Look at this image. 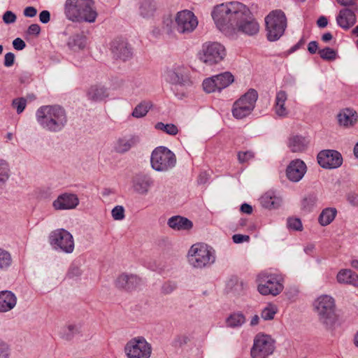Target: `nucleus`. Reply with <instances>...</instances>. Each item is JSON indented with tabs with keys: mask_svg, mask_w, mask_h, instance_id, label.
Wrapping results in <instances>:
<instances>
[{
	"mask_svg": "<svg viewBox=\"0 0 358 358\" xmlns=\"http://www.w3.org/2000/svg\"><path fill=\"white\" fill-rule=\"evenodd\" d=\"M211 16L217 28L228 37L235 38L238 33L254 36L259 31V24L249 8L238 1L214 6Z\"/></svg>",
	"mask_w": 358,
	"mask_h": 358,
	"instance_id": "f257e3e1",
	"label": "nucleus"
},
{
	"mask_svg": "<svg viewBox=\"0 0 358 358\" xmlns=\"http://www.w3.org/2000/svg\"><path fill=\"white\" fill-rule=\"evenodd\" d=\"M36 119L43 129L55 133L62 131L67 123L66 111L59 105L41 106L36 112Z\"/></svg>",
	"mask_w": 358,
	"mask_h": 358,
	"instance_id": "f03ea898",
	"label": "nucleus"
},
{
	"mask_svg": "<svg viewBox=\"0 0 358 358\" xmlns=\"http://www.w3.org/2000/svg\"><path fill=\"white\" fill-rule=\"evenodd\" d=\"M93 0H66L65 15L71 21L94 22L97 17Z\"/></svg>",
	"mask_w": 358,
	"mask_h": 358,
	"instance_id": "7ed1b4c3",
	"label": "nucleus"
},
{
	"mask_svg": "<svg viewBox=\"0 0 358 358\" xmlns=\"http://www.w3.org/2000/svg\"><path fill=\"white\" fill-rule=\"evenodd\" d=\"M187 258L189 264L194 268L208 267L215 261V250L204 243L194 244L188 251Z\"/></svg>",
	"mask_w": 358,
	"mask_h": 358,
	"instance_id": "20e7f679",
	"label": "nucleus"
},
{
	"mask_svg": "<svg viewBox=\"0 0 358 358\" xmlns=\"http://www.w3.org/2000/svg\"><path fill=\"white\" fill-rule=\"evenodd\" d=\"M314 308L320 322L326 327H331L337 319L334 298L322 295L315 301Z\"/></svg>",
	"mask_w": 358,
	"mask_h": 358,
	"instance_id": "39448f33",
	"label": "nucleus"
},
{
	"mask_svg": "<svg viewBox=\"0 0 358 358\" xmlns=\"http://www.w3.org/2000/svg\"><path fill=\"white\" fill-rule=\"evenodd\" d=\"M166 80L173 85L171 89L179 99L184 97L186 95L185 90L192 85V82L182 66L168 69L166 71Z\"/></svg>",
	"mask_w": 358,
	"mask_h": 358,
	"instance_id": "423d86ee",
	"label": "nucleus"
},
{
	"mask_svg": "<svg viewBox=\"0 0 358 358\" xmlns=\"http://www.w3.org/2000/svg\"><path fill=\"white\" fill-rule=\"evenodd\" d=\"M267 38L270 41L278 40L284 34L287 27V18L284 12L275 10L265 17Z\"/></svg>",
	"mask_w": 358,
	"mask_h": 358,
	"instance_id": "0eeeda50",
	"label": "nucleus"
},
{
	"mask_svg": "<svg viewBox=\"0 0 358 358\" xmlns=\"http://www.w3.org/2000/svg\"><path fill=\"white\" fill-rule=\"evenodd\" d=\"M150 164L155 171L166 172L176 166V157L169 148L159 146L152 151L150 157Z\"/></svg>",
	"mask_w": 358,
	"mask_h": 358,
	"instance_id": "6e6552de",
	"label": "nucleus"
},
{
	"mask_svg": "<svg viewBox=\"0 0 358 358\" xmlns=\"http://www.w3.org/2000/svg\"><path fill=\"white\" fill-rule=\"evenodd\" d=\"M258 282L257 290L262 295L275 296L284 289L283 278L278 274L262 273L258 276Z\"/></svg>",
	"mask_w": 358,
	"mask_h": 358,
	"instance_id": "1a4fd4ad",
	"label": "nucleus"
},
{
	"mask_svg": "<svg viewBox=\"0 0 358 358\" xmlns=\"http://www.w3.org/2000/svg\"><path fill=\"white\" fill-rule=\"evenodd\" d=\"M257 98V92L254 89L249 90L234 103L233 116L236 119H243L249 115L255 108Z\"/></svg>",
	"mask_w": 358,
	"mask_h": 358,
	"instance_id": "9d476101",
	"label": "nucleus"
},
{
	"mask_svg": "<svg viewBox=\"0 0 358 358\" xmlns=\"http://www.w3.org/2000/svg\"><path fill=\"white\" fill-rule=\"evenodd\" d=\"M49 242L55 250L71 254L74 250V239L72 234L64 229L52 231L49 236Z\"/></svg>",
	"mask_w": 358,
	"mask_h": 358,
	"instance_id": "9b49d317",
	"label": "nucleus"
},
{
	"mask_svg": "<svg viewBox=\"0 0 358 358\" xmlns=\"http://www.w3.org/2000/svg\"><path fill=\"white\" fill-rule=\"evenodd\" d=\"M124 352L127 358H150L152 347L144 337L136 336L126 343Z\"/></svg>",
	"mask_w": 358,
	"mask_h": 358,
	"instance_id": "f8f14e48",
	"label": "nucleus"
},
{
	"mask_svg": "<svg viewBox=\"0 0 358 358\" xmlns=\"http://www.w3.org/2000/svg\"><path fill=\"white\" fill-rule=\"evenodd\" d=\"M226 56L225 48L218 42H206L202 46L199 59L207 65L222 62Z\"/></svg>",
	"mask_w": 358,
	"mask_h": 358,
	"instance_id": "ddd939ff",
	"label": "nucleus"
},
{
	"mask_svg": "<svg viewBox=\"0 0 358 358\" xmlns=\"http://www.w3.org/2000/svg\"><path fill=\"white\" fill-rule=\"evenodd\" d=\"M274 350V340L267 334H258L254 338L250 355L252 358H266L273 354Z\"/></svg>",
	"mask_w": 358,
	"mask_h": 358,
	"instance_id": "4468645a",
	"label": "nucleus"
},
{
	"mask_svg": "<svg viewBox=\"0 0 358 358\" xmlns=\"http://www.w3.org/2000/svg\"><path fill=\"white\" fill-rule=\"evenodd\" d=\"M234 81V77L232 73L225 71L204 79L202 86L206 92L213 93L217 91L220 92L229 86Z\"/></svg>",
	"mask_w": 358,
	"mask_h": 358,
	"instance_id": "2eb2a0df",
	"label": "nucleus"
},
{
	"mask_svg": "<svg viewBox=\"0 0 358 358\" xmlns=\"http://www.w3.org/2000/svg\"><path fill=\"white\" fill-rule=\"evenodd\" d=\"M176 29L182 34L192 33L198 26V20L193 12L183 10L177 13L176 17Z\"/></svg>",
	"mask_w": 358,
	"mask_h": 358,
	"instance_id": "dca6fc26",
	"label": "nucleus"
},
{
	"mask_svg": "<svg viewBox=\"0 0 358 358\" xmlns=\"http://www.w3.org/2000/svg\"><path fill=\"white\" fill-rule=\"evenodd\" d=\"M318 164L324 169H336L343 163V157L340 152L334 150L320 151L317 157Z\"/></svg>",
	"mask_w": 358,
	"mask_h": 358,
	"instance_id": "f3484780",
	"label": "nucleus"
},
{
	"mask_svg": "<svg viewBox=\"0 0 358 358\" xmlns=\"http://www.w3.org/2000/svg\"><path fill=\"white\" fill-rule=\"evenodd\" d=\"M110 50L114 57L124 62L130 59L133 55L131 45L123 38H115L110 43Z\"/></svg>",
	"mask_w": 358,
	"mask_h": 358,
	"instance_id": "a211bd4d",
	"label": "nucleus"
},
{
	"mask_svg": "<svg viewBox=\"0 0 358 358\" xmlns=\"http://www.w3.org/2000/svg\"><path fill=\"white\" fill-rule=\"evenodd\" d=\"M79 204V199L76 194L65 192L59 194L52 202V207L56 210L75 209Z\"/></svg>",
	"mask_w": 358,
	"mask_h": 358,
	"instance_id": "6ab92c4d",
	"label": "nucleus"
},
{
	"mask_svg": "<svg viewBox=\"0 0 358 358\" xmlns=\"http://www.w3.org/2000/svg\"><path fill=\"white\" fill-rule=\"evenodd\" d=\"M153 185V179L147 174H137L133 177L131 180L134 192L142 196L147 195Z\"/></svg>",
	"mask_w": 358,
	"mask_h": 358,
	"instance_id": "aec40b11",
	"label": "nucleus"
},
{
	"mask_svg": "<svg viewBox=\"0 0 358 358\" xmlns=\"http://www.w3.org/2000/svg\"><path fill=\"white\" fill-rule=\"evenodd\" d=\"M306 170V165L302 160H293L289 163L287 168V177L289 180L297 182L303 178Z\"/></svg>",
	"mask_w": 358,
	"mask_h": 358,
	"instance_id": "412c9836",
	"label": "nucleus"
},
{
	"mask_svg": "<svg viewBox=\"0 0 358 358\" xmlns=\"http://www.w3.org/2000/svg\"><path fill=\"white\" fill-rule=\"evenodd\" d=\"M287 100V94L285 91L280 90L276 92L273 110L278 117H287L289 113L288 108L285 106Z\"/></svg>",
	"mask_w": 358,
	"mask_h": 358,
	"instance_id": "4be33fe9",
	"label": "nucleus"
},
{
	"mask_svg": "<svg viewBox=\"0 0 358 358\" xmlns=\"http://www.w3.org/2000/svg\"><path fill=\"white\" fill-rule=\"evenodd\" d=\"M357 10L355 7L353 10L344 8L339 11L336 17V22L339 27L344 29H348L356 22V15L355 12Z\"/></svg>",
	"mask_w": 358,
	"mask_h": 358,
	"instance_id": "5701e85b",
	"label": "nucleus"
},
{
	"mask_svg": "<svg viewBox=\"0 0 358 358\" xmlns=\"http://www.w3.org/2000/svg\"><path fill=\"white\" fill-rule=\"evenodd\" d=\"M140 278L136 275L121 274L115 280V285L119 289L131 291L140 284Z\"/></svg>",
	"mask_w": 358,
	"mask_h": 358,
	"instance_id": "b1692460",
	"label": "nucleus"
},
{
	"mask_svg": "<svg viewBox=\"0 0 358 358\" xmlns=\"http://www.w3.org/2000/svg\"><path fill=\"white\" fill-rule=\"evenodd\" d=\"M17 298L10 291L0 292V313L12 310L16 305Z\"/></svg>",
	"mask_w": 358,
	"mask_h": 358,
	"instance_id": "393cba45",
	"label": "nucleus"
},
{
	"mask_svg": "<svg viewBox=\"0 0 358 358\" xmlns=\"http://www.w3.org/2000/svg\"><path fill=\"white\" fill-rule=\"evenodd\" d=\"M87 96L89 100L98 102L108 97L109 92L106 87L101 85H94L88 89Z\"/></svg>",
	"mask_w": 358,
	"mask_h": 358,
	"instance_id": "a878e982",
	"label": "nucleus"
},
{
	"mask_svg": "<svg viewBox=\"0 0 358 358\" xmlns=\"http://www.w3.org/2000/svg\"><path fill=\"white\" fill-rule=\"evenodd\" d=\"M260 203L264 208L276 209L281 205L282 199L277 196L274 192L268 191L262 196Z\"/></svg>",
	"mask_w": 358,
	"mask_h": 358,
	"instance_id": "bb28decb",
	"label": "nucleus"
},
{
	"mask_svg": "<svg viewBox=\"0 0 358 358\" xmlns=\"http://www.w3.org/2000/svg\"><path fill=\"white\" fill-rule=\"evenodd\" d=\"M167 224L174 230H189L192 228L193 224L192 221L186 217L176 215L168 220Z\"/></svg>",
	"mask_w": 358,
	"mask_h": 358,
	"instance_id": "cd10ccee",
	"label": "nucleus"
},
{
	"mask_svg": "<svg viewBox=\"0 0 358 358\" xmlns=\"http://www.w3.org/2000/svg\"><path fill=\"white\" fill-rule=\"evenodd\" d=\"M137 143L135 137H124L119 138L114 146L115 150L118 153H124L129 151Z\"/></svg>",
	"mask_w": 358,
	"mask_h": 358,
	"instance_id": "c85d7f7f",
	"label": "nucleus"
},
{
	"mask_svg": "<svg viewBox=\"0 0 358 358\" xmlns=\"http://www.w3.org/2000/svg\"><path fill=\"white\" fill-rule=\"evenodd\" d=\"M338 121L341 125L352 126L357 121L356 112L352 109L345 108L338 115Z\"/></svg>",
	"mask_w": 358,
	"mask_h": 358,
	"instance_id": "c756f323",
	"label": "nucleus"
},
{
	"mask_svg": "<svg viewBox=\"0 0 358 358\" xmlns=\"http://www.w3.org/2000/svg\"><path fill=\"white\" fill-rule=\"evenodd\" d=\"M337 280L339 283L350 284L357 285L358 284V275L350 269H342L337 274Z\"/></svg>",
	"mask_w": 358,
	"mask_h": 358,
	"instance_id": "7c9ffc66",
	"label": "nucleus"
},
{
	"mask_svg": "<svg viewBox=\"0 0 358 358\" xmlns=\"http://www.w3.org/2000/svg\"><path fill=\"white\" fill-rule=\"evenodd\" d=\"M308 145L306 139L301 136H293L289 138L288 146L293 152L303 151Z\"/></svg>",
	"mask_w": 358,
	"mask_h": 358,
	"instance_id": "2f4dec72",
	"label": "nucleus"
},
{
	"mask_svg": "<svg viewBox=\"0 0 358 358\" xmlns=\"http://www.w3.org/2000/svg\"><path fill=\"white\" fill-rule=\"evenodd\" d=\"M67 44L73 50H83L87 44V37L83 34H75L69 38Z\"/></svg>",
	"mask_w": 358,
	"mask_h": 358,
	"instance_id": "473e14b6",
	"label": "nucleus"
},
{
	"mask_svg": "<svg viewBox=\"0 0 358 358\" xmlns=\"http://www.w3.org/2000/svg\"><path fill=\"white\" fill-rule=\"evenodd\" d=\"M156 10V3L155 0H141L139 12L143 17H150L154 15Z\"/></svg>",
	"mask_w": 358,
	"mask_h": 358,
	"instance_id": "72a5a7b5",
	"label": "nucleus"
},
{
	"mask_svg": "<svg viewBox=\"0 0 358 358\" xmlns=\"http://www.w3.org/2000/svg\"><path fill=\"white\" fill-rule=\"evenodd\" d=\"M337 210L334 208L324 209L318 217V222L322 226L329 224L335 218Z\"/></svg>",
	"mask_w": 358,
	"mask_h": 358,
	"instance_id": "f704fd0d",
	"label": "nucleus"
},
{
	"mask_svg": "<svg viewBox=\"0 0 358 358\" xmlns=\"http://www.w3.org/2000/svg\"><path fill=\"white\" fill-rule=\"evenodd\" d=\"M245 322V317L241 313H234L226 320L227 326L236 328L242 326Z\"/></svg>",
	"mask_w": 358,
	"mask_h": 358,
	"instance_id": "c9c22d12",
	"label": "nucleus"
},
{
	"mask_svg": "<svg viewBox=\"0 0 358 358\" xmlns=\"http://www.w3.org/2000/svg\"><path fill=\"white\" fill-rule=\"evenodd\" d=\"M13 259L10 253L0 248V271H7L12 265Z\"/></svg>",
	"mask_w": 358,
	"mask_h": 358,
	"instance_id": "e433bc0d",
	"label": "nucleus"
},
{
	"mask_svg": "<svg viewBox=\"0 0 358 358\" xmlns=\"http://www.w3.org/2000/svg\"><path fill=\"white\" fill-rule=\"evenodd\" d=\"M152 104L148 101H142L138 104L131 113V115L136 118H141L145 117L151 108Z\"/></svg>",
	"mask_w": 358,
	"mask_h": 358,
	"instance_id": "4c0bfd02",
	"label": "nucleus"
},
{
	"mask_svg": "<svg viewBox=\"0 0 358 358\" xmlns=\"http://www.w3.org/2000/svg\"><path fill=\"white\" fill-rule=\"evenodd\" d=\"M155 129L162 130L167 134L175 136L178 134V127L173 124H164L163 122H157L155 124Z\"/></svg>",
	"mask_w": 358,
	"mask_h": 358,
	"instance_id": "58836bf2",
	"label": "nucleus"
},
{
	"mask_svg": "<svg viewBox=\"0 0 358 358\" xmlns=\"http://www.w3.org/2000/svg\"><path fill=\"white\" fill-rule=\"evenodd\" d=\"M318 54L322 59L327 61L335 60L337 57L336 51L329 47L319 50Z\"/></svg>",
	"mask_w": 358,
	"mask_h": 358,
	"instance_id": "ea45409f",
	"label": "nucleus"
},
{
	"mask_svg": "<svg viewBox=\"0 0 358 358\" xmlns=\"http://www.w3.org/2000/svg\"><path fill=\"white\" fill-rule=\"evenodd\" d=\"M227 286L231 292L239 294L243 289L244 284L238 278H232L227 282Z\"/></svg>",
	"mask_w": 358,
	"mask_h": 358,
	"instance_id": "a19ab883",
	"label": "nucleus"
},
{
	"mask_svg": "<svg viewBox=\"0 0 358 358\" xmlns=\"http://www.w3.org/2000/svg\"><path fill=\"white\" fill-rule=\"evenodd\" d=\"M9 166L6 161L0 159V184L5 183L9 178Z\"/></svg>",
	"mask_w": 358,
	"mask_h": 358,
	"instance_id": "79ce46f5",
	"label": "nucleus"
},
{
	"mask_svg": "<svg viewBox=\"0 0 358 358\" xmlns=\"http://www.w3.org/2000/svg\"><path fill=\"white\" fill-rule=\"evenodd\" d=\"M278 308L276 306L273 304H268L266 308L263 309L261 313V317L264 320H273L275 315L276 314Z\"/></svg>",
	"mask_w": 358,
	"mask_h": 358,
	"instance_id": "37998d69",
	"label": "nucleus"
},
{
	"mask_svg": "<svg viewBox=\"0 0 358 358\" xmlns=\"http://www.w3.org/2000/svg\"><path fill=\"white\" fill-rule=\"evenodd\" d=\"M78 333H79V327L76 324H69L63 329V337L66 340H70Z\"/></svg>",
	"mask_w": 358,
	"mask_h": 358,
	"instance_id": "c03bdc74",
	"label": "nucleus"
},
{
	"mask_svg": "<svg viewBox=\"0 0 358 358\" xmlns=\"http://www.w3.org/2000/svg\"><path fill=\"white\" fill-rule=\"evenodd\" d=\"M163 29L168 34H171L176 29V20L173 21L171 17H166L163 20Z\"/></svg>",
	"mask_w": 358,
	"mask_h": 358,
	"instance_id": "a18cd8bd",
	"label": "nucleus"
},
{
	"mask_svg": "<svg viewBox=\"0 0 358 358\" xmlns=\"http://www.w3.org/2000/svg\"><path fill=\"white\" fill-rule=\"evenodd\" d=\"M12 106L16 109L17 113L20 114L24 111L27 106V100L24 98L15 99L13 100Z\"/></svg>",
	"mask_w": 358,
	"mask_h": 358,
	"instance_id": "49530a36",
	"label": "nucleus"
},
{
	"mask_svg": "<svg viewBox=\"0 0 358 358\" xmlns=\"http://www.w3.org/2000/svg\"><path fill=\"white\" fill-rule=\"evenodd\" d=\"M316 203V198L313 196H309L308 197H306L302 201V208L303 210L306 211H310L313 208Z\"/></svg>",
	"mask_w": 358,
	"mask_h": 358,
	"instance_id": "de8ad7c7",
	"label": "nucleus"
},
{
	"mask_svg": "<svg viewBox=\"0 0 358 358\" xmlns=\"http://www.w3.org/2000/svg\"><path fill=\"white\" fill-rule=\"evenodd\" d=\"M111 215L115 220H124L125 217L124 207L122 206H115L111 211Z\"/></svg>",
	"mask_w": 358,
	"mask_h": 358,
	"instance_id": "09e8293b",
	"label": "nucleus"
},
{
	"mask_svg": "<svg viewBox=\"0 0 358 358\" xmlns=\"http://www.w3.org/2000/svg\"><path fill=\"white\" fill-rule=\"evenodd\" d=\"M11 348L10 345L0 340V358H10Z\"/></svg>",
	"mask_w": 358,
	"mask_h": 358,
	"instance_id": "8fccbe9b",
	"label": "nucleus"
},
{
	"mask_svg": "<svg viewBox=\"0 0 358 358\" xmlns=\"http://www.w3.org/2000/svg\"><path fill=\"white\" fill-rule=\"evenodd\" d=\"M287 227L296 231H301L302 230V223L299 218H288L287 219Z\"/></svg>",
	"mask_w": 358,
	"mask_h": 358,
	"instance_id": "3c124183",
	"label": "nucleus"
},
{
	"mask_svg": "<svg viewBox=\"0 0 358 358\" xmlns=\"http://www.w3.org/2000/svg\"><path fill=\"white\" fill-rule=\"evenodd\" d=\"M177 287V284L174 282L168 281L162 286V292L165 294L172 293Z\"/></svg>",
	"mask_w": 358,
	"mask_h": 358,
	"instance_id": "603ef678",
	"label": "nucleus"
},
{
	"mask_svg": "<svg viewBox=\"0 0 358 358\" xmlns=\"http://www.w3.org/2000/svg\"><path fill=\"white\" fill-rule=\"evenodd\" d=\"M254 157V153L251 151L239 152L238 153V159L240 163L248 162Z\"/></svg>",
	"mask_w": 358,
	"mask_h": 358,
	"instance_id": "864d4df0",
	"label": "nucleus"
},
{
	"mask_svg": "<svg viewBox=\"0 0 358 358\" xmlns=\"http://www.w3.org/2000/svg\"><path fill=\"white\" fill-rule=\"evenodd\" d=\"M2 19L4 23L12 24L16 21L17 16L13 12L7 10L3 13Z\"/></svg>",
	"mask_w": 358,
	"mask_h": 358,
	"instance_id": "5fc2aeb1",
	"label": "nucleus"
},
{
	"mask_svg": "<svg viewBox=\"0 0 358 358\" xmlns=\"http://www.w3.org/2000/svg\"><path fill=\"white\" fill-rule=\"evenodd\" d=\"M250 236L248 235H243V234H234L232 236V240L234 243L239 244L244 242H249L250 241Z\"/></svg>",
	"mask_w": 358,
	"mask_h": 358,
	"instance_id": "6e6d98bb",
	"label": "nucleus"
},
{
	"mask_svg": "<svg viewBox=\"0 0 358 358\" xmlns=\"http://www.w3.org/2000/svg\"><path fill=\"white\" fill-rule=\"evenodd\" d=\"M40 32L41 27L38 24H31L27 31V34L32 36H38Z\"/></svg>",
	"mask_w": 358,
	"mask_h": 358,
	"instance_id": "4d7b16f0",
	"label": "nucleus"
},
{
	"mask_svg": "<svg viewBox=\"0 0 358 358\" xmlns=\"http://www.w3.org/2000/svg\"><path fill=\"white\" fill-rule=\"evenodd\" d=\"M15 62V55L13 52H8L4 56L3 64L6 67H10Z\"/></svg>",
	"mask_w": 358,
	"mask_h": 358,
	"instance_id": "13d9d810",
	"label": "nucleus"
},
{
	"mask_svg": "<svg viewBox=\"0 0 358 358\" xmlns=\"http://www.w3.org/2000/svg\"><path fill=\"white\" fill-rule=\"evenodd\" d=\"M81 274L82 271L80 268L76 266H73L69 268L67 275L70 278H73L80 276Z\"/></svg>",
	"mask_w": 358,
	"mask_h": 358,
	"instance_id": "bf43d9fd",
	"label": "nucleus"
},
{
	"mask_svg": "<svg viewBox=\"0 0 358 358\" xmlns=\"http://www.w3.org/2000/svg\"><path fill=\"white\" fill-rule=\"evenodd\" d=\"M13 46L17 50H22L26 47V44L22 39L17 38L13 40Z\"/></svg>",
	"mask_w": 358,
	"mask_h": 358,
	"instance_id": "052dcab7",
	"label": "nucleus"
},
{
	"mask_svg": "<svg viewBox=\"0 0 358 358\" xmlns=\"http://www.w3.org/2000/svg\"><path fill=\"white\" fill-rule=\"evenodd\" d=\"M23 14L27 17H34L37 14V10L33 6H28L24 9Z\"/></svg>",
	"mask_w": 358,
	"mask_h": 358,
	"instance_id": "680f3d73",
	"label": "nucleus"
},
{
	"mask_svg": "<svg viewBox=\"0 0 358 358\" xmlns=\"http://www.w3.org/2000/svg\"><path fill=\"white\" fill-rule=\"evenodd\" d=\"M39 20L43 23L46 24L50 20V13L48 10H43L39 14Z\"/></svg>",
	"mask_w": 358,
	"mask_h": 358,
	"instance_id": "e2e57ef3",
	"label": "nucleus"
},
{
	"mask_svg": "<svg viewBox=\"0 0 358 358\" xmlns=\"http://www.w3.org/2000/svg\"><path fill=\"white\" fill-rule=\"evenodd\" d=\"M318 50V43L315 41H310L308 45V50L310 54H315Z\"/></svg>",
	"mask_w": 358,
	"mask_h": 358,
	"instance_id": "0e129e2a",
	"label": "nucleus"
},
{
	"mask_svg": "<svg viewBox=\"0 0 358 358\" xmlns=\"http://www.w3.org/2000/svg\"><path fill=\"white\" fill-rule=\"evenodd\" d=\"M327 24H328L327 18L324 16H320L317 21V24L320 28L325 27L327 25Z\"/></svg>",
	"mask_w": 358,
	"mask_h": 358,
	"instance_id": "69168bd1",
	"label": "nucleus"
},
{
	"mask_svg": "<svg viewBox=\"0 0 358 358\" xmlns=\"http://www.w3.org/2000/svg\"><path fill=\"white\" fill-rule=\"evenodd\" d=\"M241 212L250 215L252 213V208L250 205L248 203H243L241 206Z\"/></svg>",
	"mask_w": 358,
	"mask_h": 358,
	"instance_id": "338daca9",
	"label": "nucleus"
},
{
	"mask_svg": "<svg viewBox=\"0 0 358 358\" xmlns=\"http://www.w3.org/2000/svg\"><path fill=\"white\" fill-rule=\"evenodd\" d=\"M305 39L303 38H301L296 44H295L294 46L291 48L290 52H294V51L299 50L305 44Z\"/></svg>",
	"mask_w": 358,
	"mask_h": 358,
	"instance_id": "774afa93",
	"label": "nucleus"
}]
</instances>
